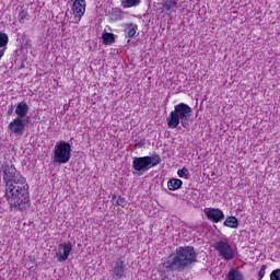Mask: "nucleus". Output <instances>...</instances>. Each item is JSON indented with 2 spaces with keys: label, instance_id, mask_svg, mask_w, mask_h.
Instances as JSON below:
<instances>
[{
  "label": "nucleus",
  "instance_id": "nucleus-9",
  "mask_svg": "<svg viewBox=\"0 0 280 280\" xmlns=\"http://www.w3.org/2000/svg\"><path fill=\"white\" fill-rule=\"evenodd\" d=\"M208 220H211L212 222H222V219L224 218V212L220 209L210 208L205 211Z\"/></svg>",
  "mask_w": 280,
  "mask_h": 280
},
{
  "label": "nucleus",
  "instance_id": "nucleus-11",
  "mask_svg": "<svg viewBox=\"0 0 280 280\" xmlns=\"http://www.w3.org/2000/svg\"><path fill=\"white\" fill-rule=\"evenodd\" d=\"M9 130L13 132V135H23L25 130V124H23V119L15 118L13 121L9 124Z\"/></svg>",
  "mask_w": 280,
  "mask_h": 280
},
{
  "label": "nucleus",
  "instance_id": "nucleus-1",
  "mask_svg": "<svg viewBox=\"0 0 280 280\" xmlns=\"http://www.w3.org/2000/svg\"><path fill=\"white\" fill-rule=\"evenodd\" d=\"M5 184V199L11 211L30 209V185L12 162H3L0 170Z\"/></svg>",
  "mask_w": 280,
  "mask_h": 280
},
{
  "label": "nucleus",
  "instance_id": "nucleus-30",
  "mask_svg": "<svg viewBox=\"0 0 280 280\" xmlns=\"http://www.w3.org/2000/svg\"><path fill=\"white\" fill-rule=\"evenodd\" d=\"M0 36H8V34H5V33H0Z\"/></svg>",
  "mask_w": 280,
  "mask_h": 280
},
{
  "label": "nucleus",
  "instance_id": "nucleus-18",
  "mask_svg": "<svg viewBox=\"0 0 280 280\" xmlns=\"http://www.w3.org/2000/svg\"><path fill=\"white\" fill-rule=\"evenodd\" d=\"M18 19L20 23H27L32 16L30 15L27 9H22L18 15Z\"/></svg>",
  "mask_w": 280,
  "mask_h": 280
},
{
  "label": "nucleus",
  "instance_id": "nucleus-22",
  "mask_svg": "<svg viewBox=\"0 0 280 280\" xmlns=\"http://www.w3.org/2000/svg\"><path fill=\"white\" fill-rule=\"evenodd\" d=\"M103 45H113L115 43V36H102Z\"/></svg>",
  "mask_w": 280,
  "mask_h": 280
},
{
  "label": "nucleus",
  "instance_id": "nucleus-26",
  "mask_svg": "<svg viewBox=\"0 0 280 280\" xmlns=\"http://www.w3.org/2000/svg\"><path fill=\"white\" fill-rule=\"evenodd\" d=\"M116 205H118V207H124V205H126V199L119 197L116 201Z\"/></svg>",
  "mask_w": 280,
  "mask_h": 280
},
{
  "label": "nucleus",
  "instance_id": "nucleus-19",
  "mask_svg": "<svg viewBox=\"0 0 280 280\" xmlns=\"http://www.w3.org/2000/svg\"><path fill=\"white\" fill-rule=\"evenodd\" d=\"M228 280H244V277L242 276V272L233 269L228 273Z\"/></svg>",
  "mask_w": 280,
  "mask_h": 280
},
{
  "label": "nucleus",
  "instance_id": "nucleus-6",
  "mask_svg": "<svg viewBox=\"0 0 280 280\" xmlns=\"http://www.w3.org/2000/svg\"><path fill=\"white\" fill-rule=\"evenodd\" d=\"M213 248L217 250L219 257L225 259V261L235 259V249H233L229 240L214 242Z\"/></svg>",
  "mask_w": 280,
  "mask_h": 280
},
{
  "label": "nucleus",
  "instance_id": "nucleus-7",
  "mask_svg": "<svg viewBox=\"0 0 280 280\" xmlns=\"http://www.w3.org/2000/svg\"><path fill=\"white\" fill-rule=\"evenodd\" d=\"M71 250H73L71 242L59 244L58 252L56 253L57 261L60 264H62V261H67L69 259V255H71Z\"/></svg>",
  "mask_w": 280,
  "mask_h": 280
},
{
  "label": "nucleus",
  "instance_id": "nucleus-21",
  "mask_svg": "<svg viewBox=\"0 0 280 280\" xmlns=\"http://www.w3.org/2000/svg\"><path fill=\"white\" fill-rule=\"evenodd\" d=\"M177 174L179 178H186V180L189 179V170H187V167H183L182 170H178Z\"/></svg>",
  "mask_w": 280,
  "mask_h": 280
},
{
  "label": "nucleus",
  "instance_id": "nucleus-12",
  "mask_svg": "<svg viewBox=\"0 0 280 280\" xmlns=\"http://www.w3.org/2000/svg\"><path fill=\"white\" fill-rule=\"evenodd\" d=\"M27 113H30V106H27V103H19L15 108V114L18 115L16 119H23L27 117Z\"/></svg>",
  "mask_w": 280,
  "mask_h": 280
},
{
  "label": "nucleus",
  "instance_id": "nucleus-27",
  "mask_svg": "<svg viewBox=\"0 0 280 280\" xmlns=\"http://www.w3.org/2000/svg\"><path fill=\"white\" fill-rule=\"evenodd\" d=\"M5 54V49H3V48H1L0 49V60H1V58H3V55Z\"/></svg>",
  "mask_w": 280,
  "mask_h": 280
},
{
  "label": "nucleus",
  "instance_id": "nucleus-8",
  "mask_svg": "<svg viewBox=\"0 0 280 280\" xmlns=\"http://www.w3.org/2000/svg\"><path fill=\"white\" fill-rule=\"evenodd\" d=\"M72 11L77 21H80L86 12V0H74Z\"/></svg>",
  "mask_w": 280,
  "mask_h": 280
},
{
  "label": "nucleus",
  "instance_id": "nucleus-3",
  "mask_svg": "<svg viewBox=\"0 0 280 280\" xmlns=\"http://www.w3.org/2000/svg\"><path fill=\"white\" fill-rule=\"evenodd\" d=\"M194 110L188 104L179 103L174 106V110H172L166 118V122L168 128H189V119H191V114Z\"/></svg>",
  "mask_w": 280,
  "mask_h": 280
},
{
  "label": "nucleus",
  "instance_id": "nucleus-2",
  "mask_svg": "<svg viewBox=\"0 0 280 280\" xmlns=\"http://www.w3.org/2000/svg\"><path fill=\"white\" fill-rule=\"evenodd\" d=\"M198 261V254L191 246H180L170 255L168 260L163 264L171 272H183L189 270Z\"/></svg>",
  "mask_w": 280,
  "mask_h": 280
},
{
  "label": "nucleus",
  "instance_id": "nucleus-10",
  "mask_svg": "<svg viewBox=\"0 0 280 280\" xmlns=\"http://www.w3.org/2000/svg\"><path fill=\"white\" fill-rule=\"evenodd\" d=\"M124 275H126V262L124 260L116 261L113 269V279H124Z\"/></svg>",
  "mask_w": 280,
  "mask_h": 280
},
{
  "label": "nucleus",
  "instance_id": "nucleus-14",
  "mask_svg": "<svg viewBox=\"0 0 280 280\" xmlns=\"http://www.w3.org/2000/svg\"><path fill=\"white\" fill-rule=\"evenodd\" d=\"M183 187V180L178 178H172L167 183V188L170 191H176V189H180Z\"/></svg>",
  "mask_w": 280,
  "mask_h": 280
},
{
  "label": "nucleus",
  "instance_id": "nucleus-20",
  "mask_svg": "<svg viewBox=\"0 0 280 280\" xmlns=\"http://www.w3.org/2000/svg\"><path fill=\"white\" fill-rule=\"evenodd\" d=\"M137 30L138 26L137 24H126L125 26V34H127V36H135V34H137Z\"/></svg>",
  "mask_w": 280,
  "mask_h": 280
},
{
  "label": "nucleus",
  "instance_id": "nucleus-29",
  "mask_svg": "<svg viewBox=\"0 0 280 280\" xmlns=\"http://www.w3.org/2000/svg\"><path fill=\"white\" fill-rule=\"evenodd\" d=\"M14 109L13 108H11L9 112H8V115H12V112H13Z\"/></svg>",
  "mask_w": 280,
  "mask_h": 280
},
{
  "label": "nucleus",
  "instance_id": "nucleus-25",
  "mask_svg": "<svg viewBox=\"0 0 280 280\" xmlns=\"http://www.w3.org/2000/svg\"><path fill=\"white\" fill-rule=\"evenodd\" d=\"M268 268V266L267 265H262L261 266V268H260V270H259V273H258V277L260 278V279H264V277H266V269Z\"/></svg>",
  "mask_w": 280,
  "mask_h": 280
},
{
  "label": "nucleus",
  "instance_id": "nucleus-16",
  "mask_svg": "<svg viewBox=\"0 0 280 280\" xmlns=\"http://www.w3.org/2000/svg\"><path fill=\"white\" fill-rule=\"evenodd\" d=\"M120 5L124 9L137 8L138 5H141V0H121Z\"/></svg>",
  "mask_w": 280,
  "mask_h": 280
},
{
  "label": "nucleus",
  "instance_id": "nucleus-4",
  "mask_svg": "<svg viewBox=\"0 0 280 280\" xmlns=\"http://www.w3.org/2000/svg\"><path fill=\"white\" fill-rule=\"evenodd\" d=\"M161 163V156L152 155V156H142V158H133L132 167L135 172H148L152 170V167H156Z\"/></svg>",
  "mask_w": 280,
  "mask_h": 280
},
{
  "label": "nucleus",
  "instance_id": "nucleus-28",
  "mask_svg": "<svg viewBox=\"0 0 280 280\" xmlns=\"http://www.w3.org/2000/svg\"><path fill=\"white\" fill-rule=\"evenodd\" d=\"M102 36H115L113 33H103Z\"/></svg>",
  "mask_w": 280,
  "mask_h": 280
},
{
  "label": "nucleus",
  "instance_id": "nucleus-5",
  "mask_svg": "<svg viewBox=\"0 0 280 280\" xmlns=\"http://www.w3.org/2000/svg\"><path fill=\"white\" fill-rule=\"evenodd\" d=\"M71 161V144L66 141H60L55 145L54 163L65 164Z\"/></svg>",
  "mask_w": 280,
  "mask_h": 280
},
{
  "label": "nucleus",
  "instance_id": "nucleus-24",
  "mask_svg": "<svg viewBox=\"0 0 280 280\" xmlns=\"http://www.w3.org/2000/svg\"><path fill=\"white\" fill-rule=\"evenodd\" d=\"M270 280H280V269H276L270 273Z\"/></svg>",
  "mask_w": 280,
  "mask_h": 280
},
{
  "label": "nucleus",
  "instance_id": "nucleus-15",
  "mask_svg": "<svg viewBox=\"0 0 280 280\" xmlns=\"http://www.w3.org/2000/svg\"><path fill=\"white\" fill-rule=\"evenodd\" d=\"M178 1L179 0H165L162 3V8H163L164 12H170L171 10H174V8H176V5H178Z\"/></svg>",
  "mask_w": 280,
  "mask_h": 280
},
{
  "label": "nucleus",
  "instance_id": "nucleus-17",
  "mask_svg": "<svg viewBox=\"0 0 280 280\" xmlns=\"http://www.w3.org/2000/svg\"><path fill=\"white\" fill-rule=\"evenodd\" d=\"M223 224L229 229H237V226H240V220L235 217H229Z\"/></svg>",
  "mask_w": 280,
  "mask_h": 280
},
{
  "label": "nucleus",
  "instance_id": "nucleus-13",
  "mask_svg": "<svg viewBox=\"0 0 280 280\" xmlns=\"http://www.w3.org/2000/svg\"><path fill=\"white\" fill-rule=\"evenodd\" d=\"M124 16H125V13H124V10H121V8H114L109 13V19L114 23L117 21H122Z\"/></svg>",
  "mask_w": 280,
  "mask_h": 280
},
{
  "label": "nucleus",
  "instance_id": "nucleus-23",
  "mask_svg": "<svg viewBox=\"0 0 280 280\" xmlns=\"http://www.w3.org/2000/svg\"><path fill=\"white\" fill-rule=\"evenodd\" d=\"M9 40L8 36H0V49H8Z\"/></svg>",
  "mask_w": 280,
  "mask_h": 280
}]
</instances>
